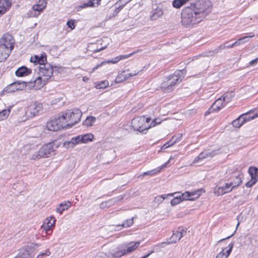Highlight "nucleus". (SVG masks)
I'll return each mask as SVG.
<instances>
[{"label": "nucleus", "mask_w": 258, "mask_h": 258, "mask_svg": "<svg viewBox=\"0 0 258 258\" xmlns=\"http://www.w3.org/2000/svg\"><path fill=\"white\" fill-rule=\"evenodd\" d=\"M203 19L190 6L186 7L181 12V22L186 27H192L200 23Z\"/></svg>", "instance_id": "1"}, {"label": "nucleus", "mask_w": 258, "mask_h": 258, "mask_svg": "<svg viewBox=\"0 0 258 258\" xmlns=\"http://www.w3.org/2000/svg\"><path fill=\"white\" fill-rule=\"evenodd\" d=\"M82 115V111L78 108L69 110L66 113H62L60 115L61 119L67 128L72 127L79 122Z\"/></svg>", "instance_id": "2"}, {"label": "nucleus", "mask_w": 258, "mask_h": 258, "mask_svg": "<svg viewBox=\"0 0 258 258\" xmlns=\"http://www.w3.org/2000/svg\"><path fill=\"white\" fill-rule=\"evenodd\" d=\"M186 71L184 69L176 71L173 74L168 76L161 84V88L167 92L172 91L173 86L179 84L184 77Z\"/></svg>", "instance_id": "3"}, {"label": "nucleus", "mask_w": 258, "mask_h": 258, "mask_svg": "<svg viewBox=\"0 0 258 258\" xmlns=\"http://www.w3.org/2000/svg\"><path fill=\"white\" fill-rule=\"evenodd\" d=\"M190 7L204 19L211 12L212 5L210 0H196L190 3Z\"/></svg>", "instance_id": "4"}, {"label": "nucleus", "mask_w": 258, "mask_h": 258, "mask_svg": "<svg viewBox=\"0 0 258 258\" xmlns=\"http://www.w3.org/2000/svg\"><path fill=\"white\" fill-rule=\"evenodd\" d=\"M201 192V190H197L191 192L186 191L181 195L175 197L170 201V204L171 206H174L184 200L194 201L199 198Z\"/></svg>", "instance_id": "5"}, {"label": "nucleus", "mask_w": 258, "mask_h": 258, "mask_svg": "<svg viewBox=\"0 0 258 258\" xmlns=\"http://www.w3.org/2000/svg\"><path fill=\"white\" fill-rule=\"evenodd\" d=\"M56 146H54L53 143H49L44 145L38 151L37 154L32 155L30 159L32 160L39 159L41 158L48 157L55 151Z\"/></svg>", "instance_id": "6"}, {"label": "nucleus", "mask_w": 258, "mask_h": 258, "mask_svg": "<svg viewBox=\"0 0 258 258\" xmlns=\"http://www.w3.org/2000/svg\"><path fill=\"white\" fill-rule=\"evenodd\" d=\"M54 68H56L55 66H53L47 62L39 66L37 74L41 77L49 80L53 75Z\"/></svg>", "instance_id": "7"}, {"label": "nucleus", "mask_w": 258, "mask_h": 258, "mask_svg": "<svg viewBox=\"0 0 258 258\" xmlns=\"http://www.w3.org/2000/svg\"><path fill=\"white\" fill-rule=\"evenodd\" d=\"M131 126L134 131L144 133V132L147 130L145 116H138L134 118L131 121Z\"/></svg>", "instance_id": "8"}, {"label": "nucleus", "mask_w": 258, "mask_h": 258, "mask_svg": "<svg viewBox=\"0 0 258 258\" xmlns=\"http://www.w3.org/2000/svg\"><path fill=\"white\" fill-rule=\"evenodd\" d=\"M233 187L231 185L230 182H226L224 180H221L217 183L215 189V192L217 196H222L231 191Z\"/></svg>", "instance_id": "9"}, {"label": "nucleus", "mask_w": 258, "mask_h": 258, "mask_svg": "<svg viewBox=\"0 0 258 258\" xmlns=\"http://www.w3.org/2000/svg\"><path fill=\"white\" fill-rule=\"evenodd\" d=\"M60 115L59 114L57 117H55L53 119L47 122V127L48 130L55 132L61 128L66 129L65 124L62 122L63 120L60 119Z\"/></svg>", "instance_id": "10"}, {"label": "nucleus", "mask_w": 258, "mask_h": 258, "mask_svg": "<svg viewBox=\"0 0 258 258\" xmlns=\"http://www.w3.org/2000/svg\"><path fill=\"white\" fill-rule=\"evenodd\" d=\"M186 233V230L182 227H179L176 232H174L167 242H162L160 244L161 247H164L166 244L174 243L178 241Z\"/></svg>", "instance_id": "11"}, {"label": "nucleus", "mask_w": 258, "mask_h": 258, "mask_svg": "<svg viewBox=\"0 0 258 258\" xmlns=\"http://www.w3.org/2000/svg\"><path fill=\"white\" fill-rule=\"evenodd\" d=\"M26 86L27 82H26L16 81L7 86L4 91L8 93L14 92L16 91L23 90Z\"/></svg>", "instance_id": "12"}, {"label": "nucleus", "mask_w": 258, "mask_h": 258, "mask_svg": "<svg viewBox=\"0 0 258 258\" xmlns=\"http://www.w3.org/2000/svg\"><path fill=\"white\" fill-rule=\"evenodd\" d=\"M14 43L15 40L13 37L8 33L4 34L0 39V44L3 46H7L11 50L14 48Z\"/></svg>", "instance_id": "13"}, {"label": "nucleus", "mask_w": 258, "mask_h": 258, "mask_svg": "<svg viewBox=\"0 0 258 258\" xmlns=\"http://www.w3.org/2000/svg\"><path fill=\"white\" fill-rule=\"evenodd\" d=\"M141 51V50L139 49V50H137L136 51H134L133 52H132V53L128 54L119 55V56L116 57L115 58V60H108V61H103L101 63H100V64H98L97 65H96L95 67H94L93 69V71H95L96 70L98 69L100 67L102 66L104 64H106V63H115L117 62L118 61H119L120 60L127 58L128 57L133 55L134 54H135L137 52H140Z\"/></svg>", "instance_id": "14"}, {"label": "nucleus", "mask_w": 258, "mask_h": 258, "mask_svg": "<svg viewBox=\"0 0 258 258\" xmlns=\"http://www.w3.org/2000/svg\"><path fill=\"white\" fill-rule=\"evenodd\" d=\"M218 150L211 151L210 150L204 151L195 158L193 163H198L199 161L207 158H212L218 154Z\"/></svg>", "instance_id": "15"}, {"label": "nucleus", "mask_w": 258, "mask_h": 258, "mask_svg": "<svg viewBox=\"0 0 258 258\" xmlns=\"http://www.w3.org/2000/svg\"><path fill=\"white\" fill-rule=\"evenodd\" d=\"M48 80L46 78L38 75L33 82H28L29 84L33 85L35 90H38L42 88L44 85L47 83Z\"/></svg>", "instance_id": "16"}, {"label": "nucleus", "mask_w": 258, "mask_h": 258, "mask_svg": "<svg viewBox=\"0 0 258 258\" xmlns=\"http://www.w3.org/2000/svg\"><path fill=\"white\" fill-rule=\"evenodd\" d=\"M125 247H126V245H123V244H120L117 247L116 251L109 250L108 254H106V255L108 257H120L125 255L124 248H125Z\"/></svg>", "instance_id": "17"}, {"label": "nucleus", "mask_w": 258, "mask_h": 258, "mask_svg": "<svg viewBox=\"0 0 258 258\" xmlns=\"http://www.w3.org/2000/svg\"><path fill=\"white\" fill-rule=\"evenodd\" d=\"M30 62H33L35 65L39 64L41 66L47 62V55L45 52H43L40 55H35L32 56L30 58Z\"/></svg>", "instance_id": "18"}, {"label": "nucleus", "mask_w": 258, "mask_h": 258, "mask_svg": "<svg viewBox=\"0 0 258 258\" xmlns=\"http://www.w3.org/2000/svg\"><path fill=\"white\" fill-rule=\"evenodd\" d=\"M234 46H235L234 44V43L229 44L228 41H226L224 43H223V44H222L220 45H219V46H218L214 50L210 51H209L210 54L209 55L213 56L216 53L219 52L223 49H227V48H231Z\"/></svg>", "instance_id": "19"}, {"label": "nucleus", "mask_w": 258, "mask_h": 258, "mask_svg": "<svg viewBox=\"0 0 258 258\" xmlns=\"http://www.w3.org/2000/svg\"><path fill=\"white\" fill-rule=\"evenodd\" d=\"M42 104L40 103L34 102L30 104L28 109V112L30 114L35 116L42 109Z\"/></svg>", "instance_id": "20"}, {"label": "nucleus", "mask_w": 258, "mask_h": 258, "mask_svg": "<svg viewBox=\"0 0 258 258\" xmlns=\"http://www.w3.org/2000/svg\"><path fill=\"white\" fill-rule=\"evenodd\" d=\"M11 6L9 0H0V17L9 10Z\"/></svg>", "instance_id": "21"}, {"label": "nucleus", "mask_w": 258, "mask_h": 258, "mask_svg": "<svg viewBox=\"0 0 258 258\" xmlns=\"http://www.w3.org/2000/svg\"><path fill=\"white\" fill-rule=\"evenodd\" d=\"M94 138V135L91 133L83 135H79L75 137V140L78 142V144L87 143L89 141H91Z\"/></svg>", "instance_id": "22"}, {"label": "nucleus", "mask_w": 258, "mask_h": 258, "mask_svg": "<svg viewBox=\"0 0 258 258\" xmlns=\"http://www.w3.org/2000/svg\"><path fill=\"white\" fill-rule=\"evenodd\" d=\"M32 73L31 69L25 66L19 67L15 72V75L17 77H23L28 76Z\"/></svg>", "instance_id": "23"}, {"label": "nucleus", "mask_w": 258, "mask_h": 258, "mask_svg": "<svg viewBox=\"0 0 258 258\" xmlns=\"http://www.w3.org/2000/svg\"><path fill=\"white\" fill-rule=\"evenodd\" d=\"M12 51L7 46H3L0 44V62L6 60L11 53Z\"/></svg>", "instance_id": "24"}, {"label": "nucleus", "mask_w": 258, "mask_h": 258, "mask_svg": "<svg viewBox=\"0 0 258 258\" xmlns=\"http://www.w3.org/2000/svg\"><path fill=\"white\" fill-rule=\"evenodd\" d=\"M243 175L242 173H239L237 175L233 177L230 182L231 185L233 187V189L239 186L242 182Z\"/></svg>", "instance_id": "25"}, {"label": "nucleus", "mask_w": 258, "mask_h": 258, "mask_svg": "<svg viewBox=\"0 0 258 258\" xmlns=\"http://www.w3.org/2000/svg\"><path fill=\"white\" fill-rule=\"evenodd\" d=\"M156 8H153L152 10V14L150 16V19L151 20H155L159 17L162 16L163 14V10L161 8L159 7L156 6Z\"/></svg>", "instance_id": "26"}, {"label": "nucleus", "mask_w": 258, "mask_h": 258, "mask_svg": "<svg viewBox=\"0 0 258 258\" xmlns=\"http://www.w3.org/2000/svg\"><path fill=\"white\" fill-rule=\"evenodd\" d=\"M122 197H117L116 198H114L113 199H111L107 201H106L105 202H102L100 204V207L101 208H104L105 207H110L112 205H114L115 203L121 201L122 199Z\"/></svg>", "instance_id": "27"}, {"label": "nucleus", "mask_w": 258, "mask_h": 258, "mask_svg": "<svg viewBox=\"0 0 258 258\" xmlns=\"http://www.w3.org/2000/svg\"><path fill=\"white\" fill-rule=\"evenodd\" d=\"M139 73V71L136 72L135 71L134 73H129V74H124L123 73L121 74L119 76H117L116 78V82H120L123 80H126L128 78L131 77L135 76L137 75H138ZM123 73H125V72H123Z\"/></svg>", "instance_id": "28"}, {"label": "nucleus", "mask_w": 258, "mask_h": 258, "mask_svg": "<svg viewBox=\"0 0 258 258\" xmlns=\"http://www.w3.org/2000/svg\"><path fill=\"white\" fill-rule=\"evenodd\" d=\"M243 122H245L247 121H249L251 119H253L258 116V113L256 112L255 113H251V112H247L245 113H243L240 115Z\"/></svg>", "instance_id": "29"}, {"label": "nucleus", "mask_w": 258, "mask_h": 258, "mask_svg": "<svg viewBox=\"0 0 258 258\" xmlns=\"http://www.w3.org/2000/svg\"><path fill=\"white\" fill-rule=\"evenodd\" d=\"M71 206L70 202L68 201L65 203H62L60 204L58 207L56 209L57 212L61 214L63 211L68 209Z\"/></svg>", "instance_id": "30"}, {"label": "nucleus", "mask_w": 258, "mask_h": 258, "mask_svg": "<svg viewBox=\"0 0 258 258\" xmlns=\"http://www.w3.org/2000/svg\"><path fill=\"white\" fill-rule=\"evenodd\" d=\"M251 179L257 181L258 180V168L255 167H250L248 169Z\"/></svg>", "instance_id": "31"}, {"label": "nucleus", "mask_w": 258, "mask_h": 258, "mask_svg": "<svg viewBox=\"0 0 258 258\" xmlns=\"http://www.w3.org/2000/svg\"><path fill=\"white\" fill-rule=\"evenodd\" d=\"M187 3V0H173L172 5L173 8L180 9Z\"/></svg>", "instance_id": "32"}, {"label": "nucleus", "mask_w": 258, "mask_h": 258, "mask_svg": "<svg viewBox=\"0 0 258 258\" xmlns=\"http://www.w3.org/2000/svg\"><path fill=\"white\" fill-rule=\"evenodd\" d=\"M15 258H31L29 251L26 249H21Z\"/></svg>", "instance_id": "33"}, {"label": "nucleus", "mask_w": 258, "mask_h": 258, "mask_svg": "<svg viewBox=\"0 0 258 258\" xmlns=\"http://www.w3.org/2000/svg\"><path fill=\"white\" fill-rule=\"evenodd\" d=\"M47 223V229L46 231L47 232L48 231L51 229V228L54 225L55 222V219L54 217H50L49 218L46 219Z\"/></svg>", "instance_id": "34"}, {"label": "nucleus", "mask_w": 258, "mask_h": 258, "mask_svg": "<svg viewBox=\"0 0 258 258\" xmlns=\"http://www.w3.org/2000/svg\"><path fill=\"white\" fill-rule=\"evenodd\" d=\"M75 139V137H73L71 141L64 142L63 146L66 148H73L76 145L78 144L77 141Z\"/></svg>", "instance_id": "35"}, {"label": "nucleus", "mask_w": 258, "mask_h": 258, "mask_svg": "<svg viewBox=\"0 0 258 258\" xmlns=\"http://www.w3.org/2000/svg\"><path fill=\"white\" fill-rule=\"evenodd\" d=\"M96 118L94 116H88L83 124L86 126H90L93 125V123L95 121Z\"/></svg>", "instance_id": "36"}, {"label": "nucleus", "mask_w": 258, "mask_h": 258, "mask_svg": "<svg viewBox=\"0 0 258 258\" xmlns=\"http://www.w3.org/2000/svg\"><path fill=\"white\" fill-rule=\"evenodd\" d=\"M234 92H227V93L224 94V95L223 96H222L221 97L223 98V99L224 100V101H225V102L226 103V104H227L229 101H230V100L234 97Z\"/></svg>", "instance_id": "37"}, {"label": "nucleus", "mask_w": 258, "mask_h": 258, "mask_svg": "<svg viewBox=\"0 0 258 258\" xmlns=\"http://www.w3.org/2000/svg\"><path fill=\"white\" fill-rule=\"evenodd\" d=\"M177 193L176 192H174L173 194H169L168 195H161V196H157L155 198V202H156V203H161L163 202V201L164 200H165L166 199V198L167 197V196H170V197H172V196H173L174 195L176 194Z\"/></svg>", "instance_id": "38"}, {"label": "nucleus", "mask_w": 258, "mask_h": 258, "mask_svg": "<svg viewBox=\"0 0 258 258\" xmlns=\"http://www.w3.org/2000/svg\"><path fill=\"white\" fill-rule=\"evenodd\" d=\"M134 223L133 218L126 220L121 225H116L117 227H121L122 228H127L132 226Z\"/></svg>", "instance_id": "39"}, {"label": "nucleus", "mask_w": 258, "mask_h": 258, "mask_svg": "<svg viewBox=\"0 0 258 258\" xmlns=\"http://www.w3.org/2000/svg\"><path fill=\"white\" fill-rule=\"evenodd\" d=\"M226 103L221 96L214 102V106L217 105L219 106L220 109L223 108L226 105Z\"/></svg>", "instance_id": "40"}, {"label": "nucleus", "mask_w": 258, "mask_h": 258, "mask_svg": "<svg viewBox=\"0 0 258 258\" xmlns=\"http://www.w3.org/2000/svg\"><path fill=\"white\" fill-rule=\"evenodd\" d=\"M254 36V35L251 36H246L241 37L239 38L237 40L234 42V44L235 46L240 45L244 43H245V41H243L244 39H246L248 38H251Z\"/></svg>", "instance_id": "41"}, {"label": "nucleus", "mask_w": 258, "mask_h": 258, "mask_svg": "<svg viewBox=\"0 0 258 258\" xmlns=\"http://www.w3.org/2000/svg\"><path fill=\"white\" fill-rule=\"evenodd\" d=\"M244 123L240 116H239L236 119L233 120L232 122L233 126L235 127H240Z\"/></svg>", "instance_id": "42"}, {"label": "nucleus", "mask_w": 258, "mask_h": 258, "mask_svg": "<svg viewBox=\"0 0 258 258\" xmlns=\"http://www.w3.org/2000/svg\"><path fill=\"white\" fill-rule=\"evenodd\" d=\"M10 113V109H6L0 112V120L6 119Z\"/></svg>", "instance_id": "43"}, {"label": "nucleus", "mask_w": 258, "mask_h": 258, "mask_svg": "<svg viewBox=\"0 0 258 258\" xmlns=\"http://www.w3.org/2000/svg\"><path fill=\"white\" fill-rule=\"evenodd\" d=\"M140 244V241H137V242L132 241V242H127V243H124L123 244L126 245V247L127 246H129L131 248H134V250H135L139 247Z\"/></svg>", "instance_id": "44"}, {"label": "nucleus", "mask_w": 258, "mask_h": 258, "mask_svg": "<svg viewBox=\"0 0 258 258\" xmlns=\"http://www.w3.org/2000/svg\"><path fill=\"white\" fill-rule=\"evenodd\" d=\"M182 134H178L176 135L173 136L171 139L170 140V142H171V145H174L176 143H177L178 141L180 140V139L182 138Z\"/></svg>", "instance_id": "45"}, {"label": "nucleus", "mask_w": 258, "mask_h": 258, "mask_svg": "<svg viewBox=\"0 0 258 258\" xmlns=\"http://www.w3.org/2000/svg\"><path fill=\"white\" fill-rule=\"evenodd\" d=\"M95 2L93 0H89L88 2L82 4L80 8L82 9L86 8L87 7H94Z\"/></svg>", "instance_id": "46"}, {"label": "nucleus", "mask_w": 258, "mask_h": 258, "mask_svg": "<svg viewBox=\"0 0 258 258\" xmlns=\"http://www.w3.org/2000/svg\"><path fill=\"white\" fill-rule=\"evenodd\" d=\"M108 82L106 81H101L98 82V84L96 85V87L97 89H104L108 85Z\"/></svg>", "instance_id": "47"}, {"label": "nucleus", "mask_w": 258, "mask_h": 258, "mask_svg": "<svg viewBox=\"0 0 258 258\" xmlns=\"http://www.w3.org/2000/svg\"><path fill=\"white\" fill-rule=\"evenodd\" d=\"M167 163L163 164L161 167L159 168L154 169L149 171V175H153L156 173L159 172L161 170L166 166Z\"/></svg>", "instance_id": "48"}, {"label": "nucleus", "mask_w": 258, "mask_h": 258, "mask_svg": "<svg viewBox=\"0 0 258 258\" xmlns=\"http://www.w3.org/2000/svg\"><path fill=\"white\" fill-rule=\"evenodd\" d=\"M115 5H118V7H116L114 11V12L113 13V15L114 16L116 15L124 7V6L121 3H120V4H116V3Z\"/></svg>", "instance_id": "49"}, {"label": "nucleus", "mask_w": 258, "mask_h": 258, "mask_svg": "<svg viewBox=\"0 0 258 258\" xmlns=\"http://www.w3.org/2000/svg\"><path fill=\"white\" fill-rule=\"evenodd\" d=\"M160 123L161 121H157V119H153L150 124H149L148 125H147V130H148L149 128L155 126L156 125L160 124Z\"/></svg>", "instance_id": "50"}, {"label": "nucleus", "mask_w": 258, "mask_h": 258, "mask_svg": "<svg viewBox=\"0 0 258 258\" xmlns=\"http://www.w3.org/2000/svg\"><path fill=\"white\" fill-rule=\"evenodd\" d=\"M67 25L68 26V28H70L72 30H74L76 27L75 20H70L68 21L67 22Z\"/></svg>", "instance_id": "51"}, {"label": "nucleus", "mask_w": 258, "mask_h": 258, "mask_svg": "<svg viewBox=\"0 0 258 258\" xmlns=\"http://www.w3.org/2000/svg\"><path fill=\"white\" fill-rule=\"evenodd\" d=\"M44 9L45 8H41L37 4L33 6V10L35 12H38V15H39Z\"/></svg>", "instance_id": "52"}, {"label": "nucleus", "mask_w": 258, "mask_h": 258, "mask_svg": "<svg viewBox=\"0 0 258 258\" xmlns=\"http://www.w3.org/2000/svg\"><path fill=\"white\" fill-rule=\"evenodd\" d=\"M36 4L40 6L41 8H45L47 5V2L46 0H39Z\"/></svg>", "instance_id": "53"}, {"label": "nucleus", "mask_w": 258, "mask_h": 258, "mask_svg": "<svg viewBox=\"0 0 258 258\" xmlns=\"http://www.w3.org/2000/svg\"><path fill=\"white\" fill-rule=\"evenodd\" d=\"M257 182L256 180H253V179H251L248 181H247L245 185L246 187H251L253 185H254L256 182Z\"/></svg>", "instance_id": "54"}, {"label": "nucleus", "mask_w": 258, "mask_h": 258, "mask_svg": "<svg viewBox=\"0 0 258 258\" xmlns=\"http://www.w3.org/2000/svg\"><path fill=\"white\" fill-rule=\"evenodd\" d=\"M51 254L50 251L47 249L45 252H42L38 255L37 258H42L43 256H49Z\"/></svg>", "instance_id": "55"}, {"label": "nucleus", "mask_w": 258, "mask_h": 258, "mask_svg": "<svg viewBox=\"0 0 258 258\" xmlns=\"http://www.w3.org/2000/svg\"><path fill=\"white\" fill-rule=\"evenodd\" d=\"M132 0H118L116 2V4H122L124 6L131 2Z\"/></svg>", "instance_id": "56"}, {"label": "nucleus", "mask_w": 258, "mask_h": 258, "mask_svg": "<svg viewBox=\"0 0 258 258\" xmlns=\"http://www.w3.org/2000/svg\"><path fill=\"white\" fill-rule=\"evenodd\" d=\"M173 145H171V142L168 141L166 143L164 144L161 147V149H166L167 148L171 146H172Z\"/></svg>", "instance_id": "57"}, {"label": "nucleus", "mask_w": 258, "mask_h": 258, "mask_svg": "<svg viewBox=\"0 0 258 258\" xmlns=\"http://www.w3.org/2000/svg\"><path fill=\"white\" fill-rule=\"evenodd\" d=\"M125 255L134 251V248H131L129 246L124 248Z\"/></svg>", "instance_id": "58"}, {"label": "nucleus", "mask_w": 258, "mask_h": 258, "mask_svg": "<svg viewBox=\"0 0 258 258\" xmlns=\"http://www.w3.org/2000/svg\"><path fill=\"white\" fill-rule=\"evenodd\" d=\"M211 109H212V110L213 112H216L220 110V108L218 106H214V103L212 105V106L210 107Z\"/></svg>", "instance_id": "59"}, {"label": "nucleus", "mask_w": 258, "mask_h": 258, "mask_svg": "<svg viewBox=\"0 0 258 258\" xmlns=\"http://www.w3.org/2000/svg\"><path fill=\"white\" fill-rule=\"evenodd\" d=\"M224 249L223 248L221 251L217 254L215 258H224Z\"/></svg>", "instance_id": "60"}, {"label": "nucleus", "mask_w": 258, "mask_h": 258, "mask_svg": "<svg viewBox=\"0 0 258 258\" xmlns=\"http://www.w3.org/2000/svg\"><path fill=\"white\" fill-rule=\"evenodd\" d=\"M232 250L230 249H227L225 252L224 251V258H228Z\"/></svg>", "instance_id": "61"}, {"label": "nucleus", "mask_w": 258, "mask_h": 258, "mask_svg": "<svg viewBox=\"0 0 258 258\" xmlns=\"http://www.w3.org/2000/svg\"><path fill=\"white\" fill-rule=\"evenodd\" d=\"M258 62V57L251 60L250 62H249V64L250 66H253L254 65H255Z\"/></svg>", "instance_id": "62"}, {"label": "nucleus", "mask_w": 258, "mask_h": 258, "mask_svg": "<svg viewBox=\"0 0 258 258\" xmlns=\"http://www.w3.org/2000/svg\"><path fill=\"white\" fill-rule=\"evenodd\" d=\"M107 46H105L100 48H97L96 50H94V52H99L106 48Z\"/></svg>", "instance_id": "63"}, {"label": "nucleus", "mask_w": 258, "mask_h": 258, "mask_svg": "<svg viewBox=\"0 0 258 258\" xmlns=\"http://www.w3.org/2000/svg\"><path fill=\"white\" fill-rule=\"evenodd\" d=\"M236 232V231H234V232L233 233H232L231 235L229 236H227V237L225 238H223L220 240L218 241V242H220L221 241H223L226 239H229L230 237H231L232 236L234 235V233Z\"/></svg>", "instance_id": "64"}]
</instances>
